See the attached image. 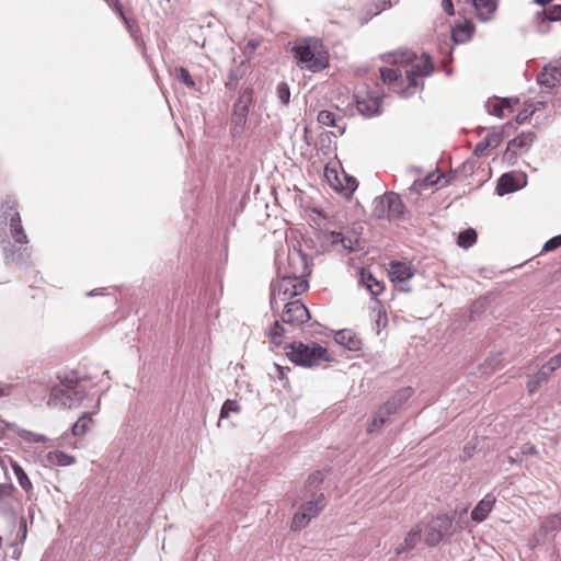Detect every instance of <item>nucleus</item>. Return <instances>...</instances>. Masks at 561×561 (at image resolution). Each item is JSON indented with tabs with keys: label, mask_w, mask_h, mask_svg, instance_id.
<instances>
[{
	"label": "nucleus",
	"mask_w": 561,
	"mask_h": 561,
	"mask_svg": "<svg viewBox=\"0 0 561 561\" xmlns=\"http://www.w3.org/2000/svg\"><path fill=\"white\" fill-rule=\"evenodd\" d=\"M0 244L7 266L31 265L28 238L22 226L19 204L12 196H7L0 202Z\"/></svg>",
	"instance_id": "f257e3e1"
},
{
	"label": "nucleus",
	"mask_w": 561,
	"mask_h": 561,
	"mask_svg": "<svg viewBox=\"0 0 561 561\" xmlns=\"http://www.w3.org/2000/svg\"><path fill=\"white\" fill-rule=\"evenodd\" d=\"M290 51L301 70L317 73L329 67V51L317 37L298 38Z\"/></svg>",
	"instance_id": "f03ea898"
},
{
	"label": "nucleus",
	"mask_w": 561,
	"mask_h": 561,
	"mask_svg": "<svg viewBox=\"0 0 561 561\" xmlns=\"http://www.w3.org/2000/svg\"><path fill=\"white\" fill-rule=\"evenodd\" d=\"M58 379L59 383L50 387L48 404L68 409L79 407L87 397V392L79 386L81 377L78 373L72 370L62 376L58 375Z\"/></svg>",
	"instance_id": "7ed1b4c3"
},
{
	"label": "nucleus",
	"mask_w": 561,
	"mask_h": 561,
	"mask_svg": "<svg viewBox=\"0 0 561 561\" xmlns=\"http://www.w3.org/2000/svg\"><path fill=\"white\" fill-rule=\"evenodd\" d=\"M285 348L289 350L286 353L289 360L297 366L312 367L319 362L332 360L328 350L316 342L310 344L293 342L287 344Z\"/></svg>",
	"instance_id": "20e7f679"
},
{
	"label": "nucleus",
	"mask_w": 561,
	"mask_h": 561,
	"mask_svg": "<svg viewBox=\"0 0 561 561\" xmlns=\"http://www.w3.org/2000/svg\"><path fill=\"white\" fill-rule=\"evenodd\" d=\"M453 517L448 514H439L433 517L425 526V542L430 547L437 546L449 534L453 526Z\"/></svg>",
	"instance_id": "39448f33"
},
{
	"label": "nucleus",
	"mask_w": 561,
	"mask_h": 561,
	"mask_svg": "<svg viewBox=\"0 0 561 561\" xmlns=\"http://www.w3.org/2000/svg\"><path fill=\"white\" fill-rule=\"evenodd\" d=\"M535 139L536 134L534 131H523L520 135L511 139L507 142L506 150L503 154V160L510 165H515L517 163L518 157L530 150Z\"/></svg>",
	"instance_id": "423d86ee"
},
{
	"label": "nucleus",
	"mask_w": 561,
	"mask_h": 561,
	"mask_svg": "<svg viewBox=\"0 0 561 561\" xmlns=\"http://www.w3.org/2000/svg\"><path fill=\"white\" fill-rule=\"evenodd\" d=\"M282 322L290 327H300L310 319L307 307L300 300L287 301L280 314Z\"/></svg>",
	"instance_id": "0eeeda50"
},
{
	"label": "nucleus",
	"mask_w": 561,
	"mask_h": 561,
	"mask_svg": "<svg viewBox=\"0 0 561 561\" xmlns=\"http://www.w3.org/2000/svg\"><path fill=\"white\" fill-rule=\"evenodd\" d=\"M293 297L288 275L285 274L280 276V279L271 283L270 306L274 313L278 314L280 305L287 302V299Z\"/></svg>",
	"instance_id": "6e6552de"
},
{
	"label": "nucleus",
	"mask_w": 561,
	"mask_h": 561,
	"mask_svg": "<svg viewBox=\"0 0 561 561\" xmlns=\"http://www.w3.org/2000/svg\"><path fill=\"white\" fill-rule=\"evenodd\" d=\"M355 101L358 112L366 117H373L381 113V98L374 94L371 91H365L364 93L357 92L355 94Z\"/></svg>",
	"instance_id": "1a4fd4ad"
},
{
	"label": "nucleus",
	"mask_w": 561,
	"mask_h": 561,
	"mask_svg": "<svg viewBox=\"0 0 561 561\" xmlns=\"http://www.w3.org/2000/svg\"><path fill=\"white\" fill-rule=\"evenodd\" d=\"M527 184L526 174L522 173L520 176H516L512 172L502 174L496 183L495 192L499 196L516 192Z\"/></svg>",
	"instance_id": "9d476101"
},
{
	"label": "nucleus",
	"mask_w": 561,
	"mask_h": 561,
	"mask_svg": "<svg viewBox=\"0 0 561 561\" xmlns=\"http://www.w3.org/2000/svg\"><path fill=\"white\" fill-rule=\"evenodd\" d=\"M434 70L433 64L428 55H424V58L419 62L412 64L410 70H405L407 80L409 88H416L419 85L417 79L420 77L430 76Z\"/></svg>",
	"instance_id": "9b49d317"
},
{
	"label": "nucleus",
	"mask_w": 561,
	"mask_h": 561,
	"mask_svg": "<svg viewBox=\"0 0 561 561\" xmlns=\"http://www.w3.org/2000/svg\"><path fill=\"white\" fill-rule=\"evenodd\" d=\"M534 21L537 23L538 32L546 34L549 31V23L561 21V4H554L548 9L537 11Z\"/></svg>",
	"instance_id": "f8f14e48"
},
{
	"label": "nucleus",
	"mask_w": 561,
	"mask_h": 561,
	"mask_svg": "<svg viewBox=\"0 0 561 561\" xmlns=\"http://www.w3.org/2000/svg\"><path fill=\"white\" fill-rule=\"evenodd\" d=\"M388 275L392 283H405L413 277L414 271L407 262L391 261L389 263Z\"/></svg>",
	"instance_id": "ddd939ff"
},
{
	"label": "nucleus",
	"mask_w": 561,
	"mask_h": 561,
	"mask_svg": "<svg viewBox=\"0 0 561 561\" xmlns=\"http://www.w3.org/2000/svg\"><path fill=\"white\" fill-rule=\"evenodd\" d=\"M412 394L413 389L411 387H403L380 407L387 411L388 414L392 415L398 412V410L412 397Z\"/></svg>",
	"instance_id": "4468645a"
},
{
	"label": "nucleus",
	"mask_w": 561,
	"mask_h": 561,
	"mask_svg": "<svg viewBox=\"0 0 561 561\" xmlns=\"http://www.w3.org/2000/svg\"><path fill=\"white\" fill-rule=\"evenodd\" d=\"M245 62V60L237 62L236 59H233V64L230 67L225 81V87L228 91L234 92L239 88L240 81L247 75Z\"/></svg>",
	"instance_id": "2eb2a0df"
},
{
	"label": "nucleus",
	"mask_w": 561,
	"mask_h": 561,
	"mask_svg": "<svg viewBox=\"0 0 561 561\" xmlns=\"http://www.w3.org/2000/svg\"><path fill=\"white\" fill-rule=\"evenodd\" d=\"M334 341L351 352L360 351L363 345L360 337L350 329L337 331L334 334Z\"/></svg>",
	"instance_id": "dca6fc26"
},
{
	"label": "nucleus",
	"mask_w": 561,
	"mask_h": 561,
	"mask_svg": "<svg viewBox=\"0 0 561 561\" xmlns=\"http://www.w3.org/2000/svg\"><path fill=\"white\" fill-rule=\"evenodd\" d=\"M495 496L492 493H488L482 500H480L471 512V519L477 523H482L486 519L490 512L495 504Z\"/></svg>",
	"instance_id": "f3484780"
},
{
	"label": "nucleus",
	"mask_w": 561,
	"mask_h": 561,
	"mask_svg": "<svg viewBox=\"0 0 561 561\" xmlns=\"http://www.w3.org/2000/svg\"><path fill=\"white\" fill-rule=\"evenodd\" d=\"M477 18L481 22H489L493 19L497 9L499 0H471Z\"/></svg>",
	"instance_id": "a211bd4d"
},
{
	"label": "nucleus",
	"mask_w": 561,
	"mask_h": 561,
	"mask_svg": "<svg viewBox=\"0 0 561 561\" xmlns=\"http://www.w3.org/2000/svg\"><path fill=\"white\" fill-rule=\"evenodd\" d=\"M325 506V497L322 491L312 492L310 500L300 505V510L311 518L317 517Z\"/></svg>",
	"instance_id": "6ab92c4d"
},
{
	"label": "nucleus",
	"mask_w": 561,
	"mask_h": 561,
	"mask_svg": "<svg viewBox=\"0 0 561 561\" xmlns=\"http://www.w3.org/2000/svg\"><path fill=\"white\" fill-rule=\"evenodd\" d=\"M540 87L552 89L561 82V67H545L537 77Z\"/></svg>",
	"instance_id": "aec40b11"
},
{
	"label": "nucleus",
	"mask_w": 561,
	"mask_h": 561,
	"mask_svg": "<svg viewBox=\"0 0 561 561\" xmlns=\"http://www.w3.org/2000/svg\"><path fill=\"white\" fill-rule=\"evenodd\" d=\"M380 77L383 83L394 92H400L401 84L403 83L402 72L398 68H380Z\"/></svg>",
	"instance_id": "412c9836"
},
{
	"label": "nucleus",
	"mask_w": 561,
	"mask_h": 561,
	"mask_svg": "<svg viewBox=\"0 0 561 561\" xmlns=\"http://www.w3.org/2000/svg\"><path fill=\"white\" fill-rule=\"evenodd\" d=\"M423 533V528L421 525H416L413 527L405 536L403 542H401L396 549L394 552L397 556L409 552L415 548L416 543L421 540V536Z\"/></svg>",
	"instance_id": "4be33fe9"
},
{
	"label": "nucleus",
	"mask_w": 561,
	"mask_h": 561,
	"mask_svg": "<svg viewBox=\"0 0 561 561\" xmlns=\"http://www.w3.org/2000/svg\"><path fill=\"white\" fill-rule=\"evenodd\" d=\"M518 102H519L518 99H511V98L499 99V98L494 96L493 99H489L486 101L485 108L489 114L496 116V117H502L503 111L505 108H510L513 103H518Z\"/></svg>",
	"instance_id": "5701e85b"
},
{
	"label": "nucleus",
	"mask_w": 561,
	"mask_h": 561,
	"mask_svg": "<svg viewBox=\"0 0 561 561\" xmlns=\"http://www.w3.org/2000/svg\"><path fill=\"white\" fill-rule=\"evenodd\" d=\"M327 239L333 245L341 244L343 247V249H345L348 253L355 252V251L359 250V247H358L359 241H358V239H354L352 237H347V236L343 234L342 232L330 231L328 233V238Z\"/></svg>",
	"instance_id": "b1692460"
},
{
	"label": "nucleus",
	"mask_w": 561,
	"mask_h": 561,
	"mask_svg": "<svg viewBox=\"0 0 561 561\" xmlns=\"http://www.w3.org/2000/svg\"><path fill=\"white\" fill-rule=\"evenodd\" d=\"M474 32V25L470 21L458 23L451 28V39L456 44H465L468 42Z\"/></svg>",
	"instance_id": "393cba45"
},
{
	"label": "nucleus",
	"mask_w": 561,
	"mask_h": 561,
	"mask_svg": "<svg viewBox=\"0 0 561 561\" xmlns=\"http://www.w3.org/2000/svg\"><path fill=\"white\" fill-rule=\"evenodd\" d=\"M387 205L389 209V220L399 219L404 215L405 206L399 194L387 192Z\"/></svg>",
	"instance_id": "a878e982"
},
{
	"label": "nucleus",
	"mask_w": 561,
	"mask_h": 561,
	"mask_svg": "<svg viewBox=\"0 0 561 561\" xmlns=\"http://www.w3.org/2000/svg\"><path fill=\"white\" fill-rule=\"evenodd\" d=\"M248 117L249 116L247 115L231 112L229 122V134L232 139H239L243 135L247 128Z\"/></svg>",
	"instance_id": "bb28decb"
},
{
	"label": "nucleus",
	"mask_w": 561,
	"mask_h": 561,
	"mask_svg": "<svg viewBox=\"0 0 561 561\" xmlns=\"http://www.w3.org/2000/svg\"><path fill=\"white\" fill-rule=\"evenodd\" d=\"M0 513L5 516L10 524L15 525L19 523V531L22 533V539L26 538V520L24 517H18L13 514L11 505L8 503V500L4 499L0 502Z\"/></svg>",
	"instance_id": "cd10ccee"
},
{
	"label": "nucleus",
	"mask_w": 561,
	"mask_h": 561,
	"mask_svg": "<svg viewBox=\"0 0 561 561\" xmlns=\"http://www.w3.org/2000/svg\"><path fill=\"white\" fill-rule=\"evenodd\" d=\"M550 377L549 370L540 368L535 374L528 376L527 390L529 394L535 393L543 383L548 381Z\"/></svg>",
	"instance_id": "c85d7f7f"
},
{
	"label": "nucleus",
	"mask_w": 561,
	"mask_h": 561,
	"mask_svg": "<svg viewBox=\"0 0 561 561\" xmlns=\"http://www.w3.org/2000/svg\"><path fill=\"white\" fill-rule=\"evenodd\" d=\"M507 128H514V123L507 122L500 128L492 127V129L488 133L486 137L484 138V140L488 141L490 148H496L502 142L505 136V130Z\"/></svg>",
	"instance_id": "c756f323"
},
{
	"label": "nucleus",
	"mask_w": 561,
	"mask_h": 561,
	"mask_svg": "<svg viewBox=\"0 0 561 561\" xmlns=\"http://www.w3.org/2000/svg\"><path fill=\"white\" fill-rule=\"evenodd\" d=\"M561 530V511L547 516L539 528V534L548 536L551 533Z\"/></svg>",
	"instance_id": "7c9ffc66"
},
{
	"label": "nucleus",
	"mask_w": 561,
	"mask_h": 561,
	"mask_svg": "<svg viewBox=\"0 0 561 561\" xmlns=\"http://www.w3.org/2000/svg\"><path fill=\"white\" fill-rule=\"evenodd\" d=\"M371 215L376 219H388L389 220V209L387 205V192L377 196L373 201V209Z\"/></svg>",
	"instance_id": "2f4dec72"
},
{
	"label": "nucleus",
	"mask_w": 561,
	"mask_h": 561,
	"mask_svg": "<svg viewBox=\"0 0 561 561\" xmlns=\"http://www.w3.org/2000/svg\"><path fill=\"white\" fill-rule=\"evenodd\" d=\"M170 76L188 89H195L196 87L194 79L185 67L180 66L170 69Z\"/></svg>",
	"instance_id": "473e14b6"
},
{
	"label": "nucleus",
	"mask_w": 561,
	"mask_h": 561,
	"mask_svg": "<svg viewBox=\"0 0 561 561\" xmlns=\"http://www.w3.org/2000/svg\"><path fill=\"white\" fill-rule=\"evenodd\" d=\"M285 323L282 322V319L275 320L273 325L271 327L268 331V337L272 344L276 346H280L283 343V337L287 333L286 328L284 327Z\"/></svg>",
	"instance_id": "72a5a7b5"
},
{
	"label": "nucleus",
	"mask_w": 561,
	"mask_h": 561,
	"mask_svg": "<svg viewBox=\"0 0 561 561\" xmlns=\"http://www.w3.org/2000/svg\"><path fill=\"white\" fill-rule=\"evenodd\" d=\"M234 102H237L242 107L250 111V107L255 102L253 87L251 84H249L247 87L241 88V90L239 91L238 98Z\"/></svg>",
	"instance_id": "f704fd0d"
},
{
	"label": "nucleus",
	"mask_w": 561,
	"mask_h": 561,
	"mask_svg": "<svg viewBox=\"0 0 561 561\" xmlns=\"http://www.w3.org/2000/svg\"><path fill=\"white\" fill-rule=\"evenodd\" d=\"M477 231L473 228H468L459 232L457 244L462 249H469L477 242Z\"/></svg>",
	"instance_id": "c9c22d12"
},
{
	"label": "nucleus",
	"mask_w": 561,
	"mask_h": 561,
	"mask_svg": "<svg viewBox=\"0 0 561 561\" xmlns=\"http://www.w3.org/2000/svg\"><path fill=\"white\" fill-rule=\"evenodd\" d=\"M362 279L373 296L377 297L382 294L385 286L381 282H379L377 278H375L373 276V274H370V273L365 274L363 272Z\"/></svg>",
	"instance_id": "e433bc0d"
},
{
	"label": "nucleus",
	"mask_w": 561,
	"mask_h": 561,
	"mask_svg": "<svg viewBox=\"0 0 561 561\" xmlns=\"http://www.w3.org/2000/svg\"><path fill=\"white\" fill-rule=\"evenodd\" d=\"M391 415L387 413L381 407L375 412L371 423L368 425L367 431L369 433L382 427L389 422Z\"/></svg>",
	"instance_id": "4c0bfd02"
},
{
	"label": "nucleus",
	"mask_w": 561,
	"mask_h": 561,
	"mask_svg": "<svg viewBox=\"0 0 561 561\" xmlns=\"http://www.w3.org/2000/svg\"><path fill=\"white\" fill-rule=\"evenodd\" d=\"M11 466L20 486L26 492L32 490V482L24 469L16 461H12Z\"/></svg>",
	"instance_id": "58836bf2"
},
{
	"label": "nucleus",
	"mask_w": 561,
	"mask_h": 561,
	"mask_svg": "<svg viewBox=\"0 0 561 561\" xmlns=\"http://www.w3.org/2000/svg\"><path fill=\"white\" fill-rule=\"evenodd\" d=\"M310 515H307L304 511L298 508V511L294 514L290 523V529L293 531H299L304 529L310 522Z\"/></svg>",
	"instance_id": "ea45409f"
},
{
	"label": "nucleus",
	"mask_w": 561,
	"mask_h": 561,
	"mask_svg": "<svg viewBox=\"0 0 561 561\" xmlns=\"http://www.w3.org/2000/svg\"><path fill=\"white\" fill-rule=\"evenodd\" d=\"M289 276V279H290V290H291V295L295 296H298V295H301L302 293H305L309 285H308V282L306 279H304L301 276H297L295 274H287Z\"/></svg>",
	"instance_id": "a19ab883"
},
{
	"label": "nucleus",
	"mask_w": 561,
	"mask_h": 561,
	"mask_svg": "<svg viewBox=\"0 0 561 561\" xmlns=\"http://www.w3.org/2000/svg\"><path fill=\"white\" fill-rule=\"evenodd\" d=\"M324 474L321 471H314L311 473L306 483L307 494L312 492L321 491L320 485L323 483Z\"/></svg>",
	"instance_id": "79ce46f5"
},
{
	"label": "nucleus",
	"mask_w": 561,
	"mask_h": 561,
	"mask_svg": "<svg viewBox=\"0 0 561 561\" xmlns=\"http://www.w3.org/2000/svg\"><path fill=\"white\" fill-rule=\"evenodd\" d=\"M48 459L58 466H69L75 462V457L66 454L61 450L50 451L48 454Z\"/></svg>",
	"instance_id": "37998d69"
},
{
	"label": "nucleus",
	"mask_w": 561,
	"mask_h": 561,
	"mask_svg": "<svg viewBox=\"0 0 561 561\" xmlns=\"http://www.w3.org/2000/svg\"><path fill=\"white\" fill-rule=\"evenodd\" d=\"M317 121L319 124L328 126V127H337L340 128L336 119V115L328 110H322L318 113Z\"/></svg>",
	"instance_id": "c03bdc74"
},
{
	"label": "nucleus",
	"mask_w": 561,
	"mask_h": 561,
	"mask_svg": "<svg viewBox=\"0 0 561 561\" xmlns=\"http://www.w3.org/2000/svg\"><path fill=\"white\" fill-rule=\"evenodd\" d=\"M16 434L27 443H45L46 437L42 434H37L27 430L16 427Z\"/></svg>",
	"instance_id": "a18cd8bd"
},
{
	"label": "nucleus",
	"mask_w": 561,
	"mask_h": 561,
	"mask_svg": "<svg viewBox=\"0 0 561 561\" xmlns=\"http://www.w3.org/2000/svg\"><path fill=\"white\" fill-rule=\"evenodd\" d=\"M240 404L236 400L227 399L220 409L219 419H226L230 415V413H239L240 412Z\"/></svg>",
	"instance_id": "49530a36"
},
{
	"label": "nucleus",
	"mask_w": 561,
	"mask_h": 561,
	"mask_svg": "<svg viewBox=\"0 0 561 561\" xmlns=\"http://www.w3.org/2000/svg\"><path fill=\"white\" fill-rule=\"evenodd\" d=\"M276 96L282 105H288L290 101V89L287 82H279L276 87Z\"/></svg>",
	"instance_id": "de8ad7c7"
},
{
	"label": "nucleus",
	"mask_w": 561,
	"mask_h": 561,
	"mask_svg": "<svg viewBox=\"0 0 561 561\" xmlns=\"http://www.w3.org/2000/svg\"><path fill=\"white\" fill-rule=\"evenodd\" d=\"M442 176H445L443 173L436 174L435 172L428 173L424 179L419 180L420 186L423 190L430 188L435 184H438Z\"/></svg>",
	"instance_id": "09e8293b"
},
{
	"label": "nucleus",
	"mask_w": 561,
	"mask_h": 561,
	"mask_svg": "<svg viewBox=\"0 0 561 561\" xmlns=\"http://www.w3.org/2000/svg\"><path fill=\"white\" fill-rule=\"evenodd\" d=\"M422 190L423 188H421L419 180H414L413 183L409 186L408 192L405 194L407 199L416 204L421 196Z\"/></svg>",
	"instance_id": "8fccbe9b"
},
{
	"label": "nucleus",
	"mask_w": 561,
	"mask_h": 561,
	"mask_svg": "<svg viewBox=\"0 0 561 561\" xmlns=\"http://www.w3.org/2000/svg\"><path fill=\"white\" fill-rule=\"evenodd\" d=\"M85 415L83 414L71 427V432L75 436L83 435L88 431V421L85 420Z\"/></svg>",
	"instance_id": "3c124183"
},
{
	"label": "nucleus",
	"mask_w": 561,
	"mask_h": 561,
	"mask_svg": "<svg viewBox=\"0 0 561 561\" xmlns=\"http://www.w3.org/2000/svg\"><path fill=\"white\" fill-rule=\"evenodd\" d=\"M107 5L118 15V18L124 22L127 23V16L124 13L123 7L121 4L119 0H105Z\"/></svg>",
	"instance_id": "603ef678"
},
{
	"label": "nucleus",
	"mask_w": 561,
	"mask_h": 561,
	"mask_svg": "<svg viewBox=\"0 0 561 561\" xmlns=\"http://www.w3.org/2000/svg\"><path fill=\"white\" fill-rule=\"evenodd\" d=\"M558 248H561V233L558 236H554V237L550 238L548 241H546L542 247V251L550 252Z\"/></svg>",
	"instance_id": "864d4df0"
},
{
	"label": "nucleus",
	"mask_w": 561,
	"mask_h": 561,
	"mask_svg": "<svg viewBox=\"0 0 561 561\" xmlns=\"http://www.w3.org/2000/svg\"><path fill=\"white\" fill-rule=\"evenodd\" d=\"M561 366V353L551 357L547 364L542 366L546 370H549L551 375L557 368Z\"/></svg>",
	"instance_id": "5fc2aeb1"
},
{
	"label": "nucleus",
	"mask_w": 561,
	"mask_h": 561,
	"mask_svg": "<svg viewBox=\"0 0 561 561\" xmlns=\"http://www.w3.org/2000/svg\"><path fill=\"white\" fill-rule=\"evenodd\" d=\"M531 115H534V113L531 112L529 105L526 103V107L516 115L515 123L517 125H523L529 119Z\"/></svg>",
	"instance_id": "6e6d98bb"
},
{
	"label": "nucleus",
	"mask_w": 561,
	"mask_h": 561,
	"mask_svg": "<svg viewBox=\"0 0 561 561\" xmlns=\"http://www.w3.org/2000/svg\"><path fill=\"white\" fill-rule=\"evenodd\" d=\"M346 181H347V185L346 187H339L337 185L333 184L334 188L335 190H342L344 191L346 194L351 195L354 193V191L357 188V181L352 178V176H345Z\"/></svg>",
	"instance_id": "4d7b16f0"
},
{
	"label": "nucleus",
	"mask_w": 561,
	"mask_h": 561,
	"mask_svg": "<svg viewBox=\"0 0 561 561\" xmlns=\"http://www.w3.org/2000/svg\"><path fill=\"white\" fill-rule=\"evenodd\" d=\"M14 490L15 488L11 483H0V502L10 497Z\"/></svg>",
	"instance_id": "13d9d810"
},
{
	"label": "nucleus",
	"mask_w": 561,
	"mask_h": 561,
	"mask_svg": "<svg viewBox=\"0 0 561 561\" xmlns=\"http://www.w3.org/2000/svg\"><path fill=\"white\" fill-rule=\"evenodd\" d=\"M260 46V41L257 39H249L244 46V54L249 55V58H251L255 50L259 48Z\"/></svg>",
	"instance_id": "bf43d9fd"
},
{
	"label": "nucleus",
	"mask_w": 561,
	"mask_h": 561,
	"mask_svg": "<svg viewBox=\"0 0 561 561\" xmlns=\"http://www.w3.org/2000/svg\"><path fill=\"white\" fill-rule=\"evenodd\" d=\"M16 427H18V425H15L13 423H9L0 416V435L1 436H3L8 431H12V432L16 433Z\"/></svg>",
	"instance_id": "052dcab7"
},
{
	"label": "nucleus",
	"mask_w": 561,
	"mask_h": 561,
	"mask_svg": "<svg viewBox=\"0 0 561 561\" xmlns=\"http://www.w3.org/2000/svg\"><path fill=\"white\" fill-rule=\"evenodd\" d=\"M520 454L523 456H536L538 454V450L535 445L526 443L520 447Z\"/></svg>",
	"instance_id": "680f3d73"
},
{
	"label": "nucleus",
	"mask_w": 561,
	"mask_h": 561,
	"mask_svg": "<svg viewBox=\"0 0 561 561\" xmlns=\"http://www.w3.org/2000/svg\"><path fill=\"white\" fill-rule=\"evenodd\" d=\"M490 148V146L488 145V141H485L484 139L479 141L477 145H476V148L473 150V153L478 157L482 156L484 153V151Z\"/></svg>",
	"instance_id": "e2e57ef3"
},
{
	"label": "nucleus",
	"mask_w": 561,
	"mask_h": 561,
	"mask_svg": "<svg viewBox=\"0 0 561 561\" xmlns=\"http://www.w3.org/2000/svg\"><path fill=\"white\" fill-rule=\"evenodd\" d=\"M442 8L446 14L454 15L455 10L453 0H442Z\"/></svg>",
	"instance_id": "0e129e2a"
},
{
	"label": "nucleus",
	"mask_w": 561,
	"mask_h": 561,
	"mask_svg": "<svg viewBox=\"0 0 561 561\" xmlns=\"http://www.w3.org/2000/svg\"><path fill=\"white\" fill-rule=\"evenodd\" d=\"M529 105V107L531 108V112L535 114L536 112L538 111H541L543 108H546L547 106V102L546 101H537V102H534V103H527Z\"/></svg>",
	"instance_id": "69168bd1"
},
{
	"label": "nucleus",
	"mask_w": 561,
	"mask_h": 561,
	"mask_svg": "<svg viewBox=\"0 0 561 561\" xmlns=\"http://www.w3.org/2000/svg\"><path fill=\"white\" fill-rule=\"evenodd\" d=\"M274 367H275V369L277 371L278 378L282 379V380L285 379L286 371L290 370L289 367H284V366H280L278 364H274Z\"/></svg>",
	"instance_id": "338daca9"
},
{
	"label": "nucleus",
	"mask_w": 561,
	"mask_h": 561,
	"mask_svg": "<svg viewBox=\"0 0 561 561\" xmlns=\"http://www.w3.org/2000/svg\"><path fill=\"white\" fill-rule=\"evenodd\" d=\"M546 536L543 534H539V530L534 535L533 539L530 540L531 546H539L543 542V538Z\"/></svg>",
	"instance_id": "774afa93"
}]
</instances>
